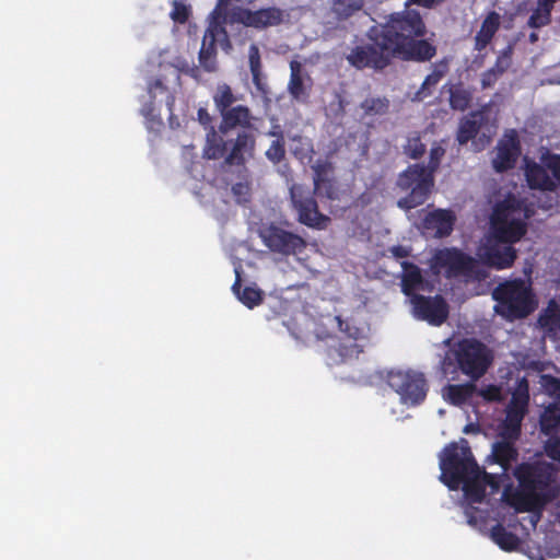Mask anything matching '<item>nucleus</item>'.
Wrapping results in <instances>:
<instances>
[{
    "mask_svg": "<svg viewBox=\"0 0 560 560\" xmlns=\"http://www.w3.org/2000/svg\"><path fill=\"white\" fill-rule=\"evenodd\" d=\"M423 16L416 9L390 13L384 22L371 26L366 33L371 44L358 45L346 56L357 70L371 68L382 71L394 58L402 61L428 62L436 55V46L425 38Z\"/></svg>",
    "mask_w": 560,
    "mask_h": 560,
    "instance_id": "obj_1",
    "label": "nucleus"
},
{
    "mask_svg": "<svg viewBox=\"0 0 560 560\" xmlns=\"http://www.w3.org/2000/svg\"><path fill=\"white\" fill-rule=\"evenodd\" d=\"M513 474L518 487L512 505L517 512H540L558 497L553 485L557 470L552 464L542 460L521 463Z\"/></svg>",
    "mask_w": 560,
    "mask_h": 560,
    "instance_id": "obj_2",
    "label": "nucleus"
},
{
    "mask_svg": "<svg viewBox=\"0 0 560 560\" xmlns=\"http://www.w3.org/2000/svg\"><path fill=\"white\" fill-rule=\"evenodd\" d=\"M491 362L492 354L485 343L475 338H465L445 354L442 371L445 375L460 371L477 381L486 374Z\"/></svg>",
    "mask_w": 560,
    "mask_h": 560,
    "instance_id": "obj_3",
    "label": "nucleus"
},
{
    "mask_svg": "<svg viewBox=\"0 0 560 560\" xmlns=\"http://www.w3.org/2000/svg\"><path fill=\"white\" fill-rule=\"evenodd\" d=\"M492 295L498 302L497 313L511 320L527 317L537 306L530 284L523 279L500 283Z\"/></svg>",
    "mask_w": 560,
    "mask_h": 560,
    "instance_id": "obj_4",
    "label": "nucleus"
},
{
    "mask_svg": "<svg viewBox=\"0 0 560 560\" xmlns=\"http://www.w3.org/2000/svg\"><path fill=\"white\" fill-rule=\"evenodd\" d=\"M459 446L456 442L448 443L439 455L440 480L450 489L457 490L464 478L478 472L479 465L476 462L466 440Z\"/></svg>",
    "mask_w": 560,
    "mask_h": 560,
    "instance_id": "obj_5",
    "label": "nucleus"
},
{
    "mask_svg": "<svg viewBox=\"0 0 560 560\" xmlns=\"http://www.w3.org/2000/svg\"><path fill=\"white\" fill-rule=\"evenodd\" d=\"M396 186L406 192V196L397 201V206L402 210H411L429 199L434 187V176L430 171L427 172L423 164H410L399 173Z\"/></svg>",
    "mask_w": 560,
    "mask_h": 560,
    "instance_id": "obj_6",
    "label": "nucleus"
},
{
    "mask_svg": "<svg viewBox=\"0 0 560 560\" xmlns=\"http://www.w3.org/2000/svg\"><path fill=\"white\" fill-rule=\"evenodd\" d=\"M518 205L516 196L508 194L494 206L490 218L491 240L513 246L526 234L527 223L513 215V209Z\"/></svg>",
    "mask_w": 560,
    "mask_h": 560,
    "instance_id": "obj_7",
    "label": "nucleus"
},
{
    "mask_svg": "<svg viewBox=\"0 0 560 560\" xmlns=\"http://www.w3.org/2000/svg\"><path fill=\"white\" fill-rule=\"evenodd\" d=\"M477 268V261L458 248H443L436 250L431 259V269L434 273L444 270L446 278L470 276Z\"/></svg>",
    "mask_w": 560,
    "mask_h": 560,
    "instance_id": "obj_8",
    "label": "nucleus"
},
{
    "mask_svg": "<svg viewBox=\"0 0 560 560\" xmlns=\"http://www.w3.org/2000/svg\"><path fill=\"white\" fill-rule=\"evenodd\" d=\"M332 320L337 324L343 337L340 338L338 346H330L327 354L331 364H340L358 355L363 351L358 340L363 337L362 329L353 325L341 316H335Z\"/></svg>",
    "mask_w": 560,
    "mask_h": 560,
    "instance_id": "obj_9",
    "label": "nucleus"
},
{
    "mask_svg": "<svg viewBox=\"0 0 560 560\" xmlns=\"http://www.w3.org/2000/svg\"><path fill=\"white\" fill-rule=\"evenodd\" d=\"M290 196L300 223L310 228H326L329 218L319 211L316 199L306 187L293 184L290 188Z\"/></svg>",
    "mask_w": 560,
    "mask_h": 560,
    "instance_id": "obj_10",
    "label": "nucleus"
},
{
    "mask_svg": "<svg viewBox=\"0 0 560 560\" xmlns=\"http://www.w3.org/2000/svg\"><path fill=\"white\" fill-rule=\"evenodd\" d=\"M388 385L400 396L404 404L417 406L427 396L428 384L424 375L417 372H396L388 376Z\"/></svg>",
    "mask_w": 560,
    "mask_h": 560,
    "instance_id": "obj_11",
    "label": "nucleus"
},
{
    "mask_svg": "<svg viewBox=\"0 0 560 560\" xmlns=\"http://www.w3.org/2000/svg\"><path fill=\"white\" fill-rule=\"evenodd\" d=\"M217 44L225 51L232 49L226 27L222 23L209 21L198 56L200 66L207 72H213L217 69Z\"/></svg>",
    "mask_w": 560,
    "mask_h": 560,
    "instance_id": "obj_12",
    "label": "nucleus"
},
{
    "mask_svg": "<svg viewBox=\"0 0 560 560\" xmlns=\"http://www.w3.org/2000/svg\"><path fill=\"white\" fill-rule=\"evenodd\" d=\"M264 244L273 253L283 256H295L306 248V241L291 231L275 224L269 225L261 232Z\"/></svg>",
    "mask_w": 560,
    "mask_h": 560,
    "instance_id": "obj_13",
    "label": "nucleus"
},
{
    "mask_svg": "<svg viewBox=\"0 0 560 560\" xmlns=\"http://www.w3.org/2000/svg\"><path fill=\"white\" fill-rule=\"evenodd\" d=\"M529 395L527 388L524 392H516L506 408V415L502 421L499 436L517 441L522 433V422L527 412Z\"/></svg>",
    "mask_w": 560,
    "mask_h": 560,
    "instance_id": "obj_14",
    "label": "nucleus"
},
{
    "mask_svg": "<svg viewBox=\"0 0 560 560\" xmlns=\"http://www.w3.org/2000/svg\"><path fill=\"white\" fill-rule=\"evenodd\" d=\"M284 16V10L278 7H267L258 10L240 8L233 14L236 22L259 31L281 25Z\"/></svg>",
    "mask_w": 560,
    "mask_h": 560,
    "instance_id": "obj_15",
    "label": "nucleus"
},
{
    "mask_svg": "<svg viewBox=\"0 0 560 560\" xmlns=\"http://www.w3.org/2000/svg\"><path fill=\"white\" fill-rule=\"evenodd\" d=\"M411 304L415 317L425 320L431 325L440 326L448 317V305L441 295L424 296L413 294Z\"/></svg>",
    "mask_w": 560,
    "mask_h": 560,
    "instance_id": "obj_16",
    "label": "nucleus"
},
{
    "mask_svg": "<svg viewBox=\"0 0 560 560\" xmlns=\"http://www.w3.org/2000/svg\"><path fill=\"white\" fill-rule=\"evenodd\" d=\"M479 257L487 266L500 270L512 267L517 254L512 245L489 238L488 243L480 248Z\"/></svg>",
    "mask_w": 560,
    "mask_h": 560,
    "instance_id": "obj_17",
    "label": "nucleus"
},
{
    "mask_svg": "<svg viewBox=\"0 0 560 560\" xmlns=\"http://www.w3.org/2000/svg\"><path fill=\"white\" fill-rule=\"evenodd\" d=\"M230 150L224 164L230 166H244L248 159L254 156L256 140L252 132L241 131L234 140H229Z\"/></svg>",
    "mask_w": 560,
    "mask_h": 560,
    "instance_id": "obj_18",
    "label": "nucleus"
},
{
    "mask_svg": "<svg viewBox=\"0 0 560 560\" xmlns=\"http://www.w3.org/2000/svg\"><path fill=\"white\" fill-rule=\"evenodd\" d=\"M313 80L303 69L300 61L292 60L290 62V79L288 82V92L292 100L306 103L310 98Z\"/></svg>",
    "mask_w": 560,
    "mask_h": 560,
    "instance_id": "obj_19",
    "label": "nucleus"
},
{
    "mask_svg": "<svg viewBox=\"0 0 560 560\" xmlns=\"http://www.w3.org/2000/svg\"><path fill=\"white\" fill-rule=\"evenodd\" d=\"M549 173L550 171L541 161L538 163L528 158L524 159V176L530 189L553 192L556 182Z\"/></svg>",
    "mask_w": 560,
    "mask_h": 560,
    "instance_id": "obj_20",
    "label": "nucleus"
},
{
    "mask_svg": "<svg viewBox=\"0 0 560 560\" xmlns=\"http://www.w3.org/2000/svg\"><path fill=\"white\" fill-rule=\"evenodd\" d=\"M314 171V192H318L328 199H336L338 189L334 177L335 167L331 162L317 161L313 166Z\"/></svg>",
    "mask_w": 560,
    "mask_h": 560,
    "instance_id": "obj_21",
    "label": "nucleus"
},
{
    "mask_svg": "<svg viewBox=\"0 0 560 560\" xmlns=\"http://www.w3.org/2000/svg\"><path fill=\"white\" fill-rule=\"evenodd\" d=\"M514 440L501 439L492 444L491 454L487 460L489 463L498 464L503 472H508L513 463L518 459V450L515 446Z\"/></svg>",
    "mask_w": 560,
    "mask_h": 560,
    "instance_id": "obj_22",
    "label": "nucleus"
},
{
    "mask_svg": "<svg viewBox=\"0 0 560 560\" xmlns=\"http://www.w3.org/2000/svg\"><path fill=\"white\" fill-rule=\"evenodd\" d=\"M455 222L456 217L454 212L447 209L433 210L423 220L424 228L434 230L435 235L439 237L448 236L454 230Z\"/></svg>",
    "mask_w": 560,
    "mask_h": 560,
    "instance_id": "obj_23",
    "label": "nucleus"
},
{
    "mask_svg": "<svg viewBox=\"0 0 560 560\" xmlns=\"http://www.w3.org/2000/svg\"><path fill=\"white\" fill-rule=\"evenodd\" d=\"M222 120L220 124V131L222 133H226L228 131L236 128H248L252 126V113L250 109L245 105H237L234 107H230L222 113H220Z\"/></svg>",
    "mask_w": 560,
    "mask_h": 560,
    "instance_id": "obj_24",
    "label": "nucleus"
},
{
    "mask_svg": "<svg viewBox=\"0 0 560 560\" xmlns=\"http://www.w3.org/2000/svg\"><path fill=\"white\" fill-rule=\"evenodd\" d=\"M520 155V144L514 139L502 142L497 148L495 158L492 160L493 168L503 173L514 168Z\"/></svg>",
    "mask_w": 560,
    "mask_h": 560,
    "instance_id": "obj_25",
    "label": "nucleus"
},
{
    "mask_svg": "<svg viewBox=\"0 0 560 560\" xmlns=\"http://www.w3.org/2000/svg\"><path fill=\"white\" fill-rule=\"evenodd\" d=\"M248 67L257 92L267 96L270 93V88L267 83V77L262 72L260 51L256 44H252L248 48Z\"/></svg>",
    "mask_w": 560,
    "mask_h": 560,
    "instance_id": "obj_26",
    "label": "nucleus"
},
{
    "mask_svg": "<svg viewBox=\"0 0 560 560\" xmlns=\"http://www.w3.org/2000/svg\"><path fill=\"white\" fill-rule=\"evenodd\" d=\"M486 120L487 115L485 110H475L464 117L459 122L456 135L458 143L466 144L468 141L472 140Z\"/></svg>",
    "mask_w": 560,
    "mask_h": 560,
    "instance_id": "obj_27",
    "label": "nucleus"
},
{
    "mask_svg": "<svg viewBox=\"0 0 560 560\" xmlns=\"http://www.w3.org/2000/svg\"><path fill=\"white\" fill-rule=\"evenodd\" d=\"M401 291L412 299L417 290H424V279L421 269L410 261H402Z\"/></svg>",
    "mask_w": 560,
    "mask_h": 560,
    "instance_id": "obj_28",
    "label": "nucleus"
},
{
    "mask_svg": "<svg viewBox=\"0 0 560 560\" xmlns=\"http://www.w3.org/2000/svg\"><path fill=\"white\" fill-rule=\"evenodd\" d=\"M500 28V14L491 11L482 21L480 30L475 36V49L483 50Z\"/></svg>",
    "mask_w": 560,
    "mask_h": 560,
    "instance_id": "obj_29",
    "label": "nucleus"
},
{
    "mask_svg": "<svg viewBox=\"0 0 560 560\" xmlns=\"http://www.w3.org/2000/svg\"><path fill=\"white\" fill-rule=\"evenodd\" d=\"M444 398L454 406L465 405L477 392V386L471 383L450 384L444 387Z\"/></svg>",
    "mask_w": 560,
    "mask_h": 560,
    "instance_id": "obj_30",
    "label": "nucleus"
},
{
    "mask_svg": "<svg viewBox=\"0 0 560 560\" xmlns=\"http://www.w3.org/2000/svg\"><path fill=\"white\" fill-rule=\"evenodd\" d=\"M229 141H225L221 136L217 133L214 128L210 126V130L207 133V141L203 149V155L209 160L225 159L228 154Z\"/></svg>",
    "mask_w": 560,
    "mask_h": 560,
    "instance_id": "obj_31",
    "label": "nucleus"
},
{
    "mask_svg": "<svg viewBox=\"0 0 560 560\" xmlns=\"http://www.w3.org/2000/svg\"><path fill=\"white\" fill-rule=\"evenodd\" d=\"M450 70V60L447 58H443L436 61L433 65V70L430 74H428L421 88L418 91V95L421 97H427L431 94V89L434 88L441 80L446 75Z\"/></svg>",
    "mask_w": 560,
    "mask_h": 560,
    "instance_id": "obj_32",
    "label": "nucleus"
},
{
    "mask_svg": "<svg viewBox=\"0 0 560 560\" xmlns=\"http://www.w3.org/2000/svg\"><path fill=\"white\" fill-rule=\"evenodd\" d=\"M232 290L237 299L248 308H254L262 302V291L256 287H245L242 289L241 276L236 271V279Z\"/></svg>",
    "mask_w": 560,
    "mask_h": 560,
    "instance_id": "obj_33",
    "label": "nucleus"
},
{
    "mask_svg": "<svg viewBox=\"0 0 560 560\" xmlns=\"http://www.w3.org/2000/svg\"><path fill=\"white\" fill-rule=\"evenodd\" d=\"M465 497L472 503H481L486 497V490L480 480V468L478 472H474L464 478L460 483Z\"/></svg>",
    "mask_w": 560,
    "mask_h": 560,
    "instance_id": "obj_34",
    "label": "nucleus"
},
{
    "mask_svg": "<svg viewBox=\"0 0 560 560\" xmlns=\"http://www.w3.org/2000/svg\"><path fill=\"white\" fill-rule=\"evenodd\" d=\"M492 540L504 551H514L518 548L521 540L518 536L501 524H495L490 530Z\"/></svg>",
    "mask_w": 560,
    "mask_h": 560,
    "instance_id": "obj_35",
    "label": "nucleus"
},
{
    "mask_svg": "<svg viewBox=\"0 0 560 560\" xmlns=\"http://www.w3.org/2000/svg\"><path fill=\"white\" fill-rule=\"evenodd\" d=\"M538 324L547 332L560 331V305L555 300L539 315Z\"/></svg>",
    "mask_w": 560,
    "mask_h": 560,
    "instance_id": "obj_36",
    "label": "nucleus"
},
{
    "mask_svg": "<svg viewBox=\"0 0 560 560\" xmlns=\"http://www.w3.org/2000/svg\"><path fill=\"white\" fill-rule=\"evenodd\" d=\"M539 427L545 435H551L560 429V407L557 404L545 408L539 418Z\"/></svg>",
    "mask_w": 560,
    "mask_h": 560,
    "instance_id": "obj_37",
    "label": "nucleus"
},
{
    "mask_svg": "<svg viewBox=\"0 0 560 560\" xmlns=\"http://www.w3.org/2000/svg\"><path fill=\"white\" fill-rule=\"evenodd\" d=\"M448 93L450 107L454 110H466L472 101L471 91L465 88L463 83L452 84L448 89Z\"/></svg>",
    "mask_w": 560,
    "mask_h": 560,
    "instance_id": "obj_38",
    "label": "nucleus"
},
{
    "mask_svg": "<svg viewBox=\"0 0 560 560\" xmlns=\"http://www.w3.org/2000/svg\"><path fill=\"white\" fill-rule=\"evenodd\" d=\"M389 106L390 102L386 96L366 97L360 104L363 117L384 116L389 112Z\"/></svg>",
    "mask_w": 560,
    "mask_h": 560,
    "instance_id": "obj_39",
    "label": "nucleus"
},
{
    "mask_svg": "<svg viewBox=\"0 0 560 560\" xmlns=\"http://www.w3.org/2000/svg\"><path fill=\"white\" fill-rule=\"evenodd\" d=\"M364 0H332L331 11L338 20H347L361 11Z\"/></svg>",
    "mask_w": 560,
    "mask_h": 560,
    "instance_id": "obj_40",
    "label": "nucleus"
},
{
    "mask_svg": "<svg viewBox=\"0 0 560 560\" xmlns=\"http://www.w3.org/2000/svg\"><path fill=\"white\" fill-rule=\"evenodd\" d=\"M212 98L219 113L230 108L237 101L231 86L226 83H220L217 85Z\"/></svg>",
    "mask_w": 560,
    "mask_h": 560,
    "instance_id": "obj_41",
    "label": "nucleus"
},
{
    "mask_svg": "<svg viewBox=\"0 0 560 560\" xmlns=\"http://www.w3.org/2000/svg\"><path fill=\"white\" fill-rule=\"evenodd\" d=\"M551 12V9L542 7L537 3V7L533 10L532 14L527 20V25L530 28H540L542 26L550 24Z\"/></svg>",
    "mask_w": 560,
    "mask_h": 560,
    "instance_id": "obj_42",
    "label": "nucleus"
},
{
    "mask_svg": "<svg viewBox=\"0 0 560 560\" xmlns=\"http://www.w3.org/2000/svg\"><path fill=\"white\" fill-rule=\"evenodd\" d=\"M404 153L412 160L422 158L425 153V144L418 132L410 135L404 145Z\"/></svg>",
    "mask_w": 560,
    "mask_h": 560,
    "instance_id": "obj_43",
    "label": "nucleus"
},
{
    "mask_svg": "<svg viewBox=\"0 0 560 560\" xmlns=\"http://www.w3.org/2000/svg\"><path fill=\"white\" fill-rule=\"evenodd\" d=\"M266 158L273 164L280 163L285 156V140L283 135H278L266 151Z\"/></svg>",
    "mask_w": 560,
    "mask_h": 560,
    "instance_id": "obj_44",
    "label": "nucleus"
},
{
    "mask_svg": "<svg viewBox=\"0 0 560 560\" xmlns=\"http://www.w3.org/2000/svg\"><path fill=\"white\" fill-rule=\"evenodd\" d=\"M541 162L550 171L555 180V191L560 189V154L547 153L541 156Z\"/></svg>",
    "mask_w": 560,
    "mask_h": 560,
    "instance_id": "obj_45",
    "label": "nucleus"
},
{
    "mask_svg": "<svg viewBox=\"0 0 560 560\" xmlns=\"http://www.w3.org/2000/svg\"><path fill=\"white\" fill-rule=\"evenodd\" d=\"M233 2V0H218V3L213 11L210 14L209 21L215 22V23H222L223 26L226 25V8ZM234 2L237 3H247L250 2L249 0H234Z\"/></svg>",
    "mask_w": 560,
    "mask_h": 560,
    "instance_id": "obj_46",
    "label": "nucleus"
},
{
    "mask_svg": "<svg viewBox=\"0 0 560 560\" xmlns=\"http://www.w3.org/2000/svg\"><path fill=\"white\" fill-rule=\"evenodd\" d=\"M542 386L546 393L555 399V404L560 405V378L552 375H544L541 377Z\"/></svg>",
    "mask_w": 560,
    "mask_h": 560,
    "instance_id": "obj_47",
    "label": "nucleus"
},
{
    "mask_svg": "<svg viewBox=\"0 0 560 560\" xmlns=\"http://www.w3.org/2000/svg\"><path fill=\"white\" fill-rule=\"evenodd\" d=\"M444 154H445V149L442 145H440V144L433 145L430 150L429 163H428V165H424V168L427 170V172L430 171V174H432L434 176V173L440 167L441 160L443 159Z\"/></svg>",
    "mask_w": 560,
    "mask_h": 560,
    "instance_id": "obj_48",
    "label": "nucleus"
},
{
    "mask_svg": "<svg viewBox=\"0 0 560 560\" xmlns=\"http://www.w3.org/2000/svg\"><path fill=\"white\" fill-rule=\"evenodd\" d=\"M171 18L176 23H186L189 19V9L183 2L175 0L173 2Z\"/></svg>",
    "mask_w": 560,
    "mask_h": 560,
    "instance_id": "obj_49",
    "label": "nucleus"
},
{
    "mask_svg": "<svg viewBox=\"0 0 560 560\" xmlns=\"http://www.w3.org/2000/svg\"><path fill=\"white\" fill-rule=\"evenodd\" d=\"M511 50L506 49L503 50L495 60V63L493 67H491L497 73L502 75L511 66Z\"/></svg>",
    "mask_w": 560,
    "mask_h": 560,
    "instance_id": "obj_50",
    "label": "nucleus"
},
{
    "mask_svg": "<svg viewBox=\"0 0 560 560\" xmlns=\"http://www.w3.org/2000/svg\"><path fill=\"white\" fill-rule=\"evenodd\" d=\"M516 200L520 202L516 209H513V215L523 213V219L525 222L535 215V208L533 203H528L526 199L516 197Z\"/></svg>",
    "mask_w": 560,
    "mask_h": 560,
    "instance_id": "obj_51",
    "label": "nucleus"
},
{
    "mask_svg": "<svg viewBox=\"0 0 560 560\" xmlns=\"http://www.w3.org/2000/svg\"><path fill=\"white\" fill-rule=\"evenodd\" d=\"M250 187L247 183H236L232 186V194L238 203L248 201Z\"/></svg>",
    "mask_w": 560,
    "mask_h": 560,
    "instance_id": "obj_52",
    "label": "nucleus"
},
{
    "mask_svg": "<svg viewBox=\"0 0 560 560\" xmlns=\"http://www.w3.org/2000/svg\"><path fill=\"white\" fill-rule=\"evenodd\" d=\"M545 451L550 458L560 462V436L550 439L545 445Z\"/></svg>",
    "mask_w": 560,
    "mask_h": 560,
    "instance_id": "obj_53",
    "label": "nucleus"
},
{
    "mask_svg": "<svg viewBox=\"0 0 560 560\" xmlns=\"http://www.w3.org/2000/svg\"><path fill=\"white\" fill-rule=\"evenodd\" d=\"M479 396L487 401H497L500 399V388L497 385L489 384L479 390Z\"/></svg>",
    "mask_w": 560,
    "mask_h": 560,
    "instance_id": "obj_54",
    "label": "nucleus"
},
{
    "mask_svg": "<svg viewBox=\"0 0 560 560\" xmlns=\"http://www.w3.org/2000/svg\"><path fill=\"white\" fill-rule=\"evenodd\" d=\"M501 75L497 73L492 68L488 69L481 74V88H492Z\"/></svg>",
    "mask_w": 560,
    "mask_h": 560,
    "instance_id": "obj_55",
    "label": "nucleus"
},
{
    "mask_svg": "<svg viewBox=\"0 0 560 560\" xmlns=\"http://www.w3.org/2000/svg\"><path fill=\"white\" fill-rule=\"evenodd\" d=\"M167 92V86L163 83V80L160 78L154 79L149 83V93L152 97H155V91Z\"/></svg>",
    "mask_w": 560,
    "mask_h": 560,
    "instance_id": "obj_56",
    "label": "nucleus"
},
{
    "mask_svg": "<svg viewBox=\"0 0 560 560\" xmlns=\"http://www.w3.org/2000/svg\"><path fill=\"white\" fill-rule=\"evenodd\" d=\"M445 0H408L407 4H416L425 9H433L436 5L443 3Z\"/></svg>",
    "mask_w": 560,
    "mask_h": 560,
    "instance_id": "obj_57",
    "label": "nucleus"
},
{
    "mask_svg": "<svg viewBox=\"0 0 560 560\" xmlns=\"http://www.w3.org/2000/svg\"><path fill=\"white\" fill-rule=\"evenodd\" d=\"M480 480L486 488L487 486L497 487V481L493 475L487 472L483 468H480Z\"/></svg>",
    "mask_w": 560,
    "mask_h": 560,
    "instance_id": "obj_58",
    "label": "nucleus"
},
{
    "mask_svg": "<svg viewBox=\"0 0 560 560\" xmlns=\"http://www.w3.org/2000/svg\"><path fill=\"white\" fill-rule=\"evenodd\" d=\"M197 114H198V120L202 126L208 127L211 125L212 117L206 108H199Z\"/></svg>",
    "mask_w": 560,
    "mask_h": 560,
    "instance_id": "obj_59",
    "label": "nucleus"
},
{
    "mask_svg": "<svg viewBox=\"0 0 560 560\" xmlns=\"http://www.w3.org/2000/svg\"><path fill=\"white\" fill-rule=\"evenodd\" d=\"M390 253L396 258H405L409 256L410 250L405 246L396 245L390 248Z\"/></svg>",
    "mask_w": 560,
    "mask_h": 560,
    "instance_id": "obj_60",
    "label": "nucleus"
},
{
    "mask_svg": "<svg viewBox=\"0 0 560 560\" xmlns=\"http://www.w3.org/2000/svg\"><path fill=\"white\" fill-rule=\"evenodd\" d=\"M185 74L191 77L195 80H199L201 77L200 69L196 65L187 66V70H185Z\"/></svg>",
    "mask_w": 560,
    "mask_h": 560,
    "instance_id": "obj_61",
    "label": "nucleus"
},
{
    "mask_svg": "<svg viewBox=\"0 0 560 560\" xmlns=\"http://www.w3.org/2000/svg\"><path fill=\"white\" fill-rule=\"evenodd\" d=\"M559 0H537V3L542 5V7H547L551 10H553L555 8V4L558 2Z\"/></svg>",
    "mask_w": 560,
    "mask_h": 560,
    "instance_id": "obj_62",
    "label": "nucleus"
},
{
    "mask_svg": "<svg viewBox=\"0 0 560 560\" xmlns=\"http://www.w3.org/2000/svg\"><path fill=\"white\" fill-rule=\"evenodd\" d=\"M279 133L283 135V132L281 131L280 127L279 126H275L271 130L268 131L267 135L278 139V135Z\"/></svg>",
    "mask_w": 560,
    "mask_h": 560,
    "instance_id": "obj_63",
    "label": "nucleus"
},
{
    "mask_svg": "<svg viewBox=\"0 0 560 560\" xmlns=\"http://www.w3.org/2000/svg\"><path fill=\"white\" fill-rule=\"evenodd\" d=\"M537 40H538V34H537V33H535V32L530 33V34H529V42L534 44V43H536Z\"/></svg>",
    "mask_w": 560,
    "mask_h": 560,
    "instance_id": "obj_64",
    "label": "nucleus"
}]
</instances>
